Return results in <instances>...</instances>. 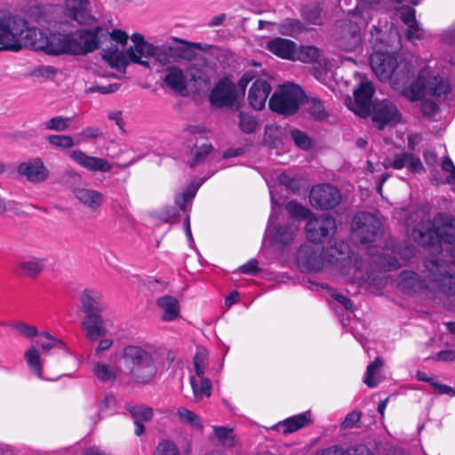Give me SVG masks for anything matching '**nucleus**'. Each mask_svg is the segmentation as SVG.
Here are the masks:
<instances>
[{
  "label": "nucleus",
  "instance_id": "de8ad7c7",
  "mask_svg": "<svg viewBox=\"0 0 455 455\" xmlns=\"http://www.w3.org/2000/svg\"><path fill=\"white\" fill-rule=\"evenodd\" d=\"M367 117L368 116H361ZM372 124L378 130H383L387 125L395 126L401 122L402 116H370Z\"/></svg>",
  "mask_w": 455,
  "mask_h": 455
},
{
  "label": "nucleus",
  "instance_id": "3c124183",
  "mask_svg": "<svg viewBox=\"0 0 455 455\" xmlns=\"http://www.w3.org/2000/svg\"><path fill=\"white\" fill-rule=\"evenodd\" d=\"M212 151V144H204L200 148H196L193 153V157L188 162L189 167L195 168L198 164L204 162Z\"/></svg>",
  "mask_w": 455,
  "mask_h": 455
},
{
  "label": "nucleus",
  "instance_id": "f8f14e48",
  "mask_svg": "<svg viewBox=\"0 0 455 455\" xmlns=\"http://www.w3.org/2000/svg\"><path fill=\"white\" fill-rule=\"evenodd\" d=\"M311 206L320 211H329L336 208L342 200L340 191L328 183L314 186L309 192Z\"/></svg>",
  "mask_w": 455,
  "mask_h": 455
},
{
  "label": "nucleus",
  "instance_id": "09e8293b",
  "mask_svg": "<svg viewBox=\"0 0 455 455\" xmlns=\"http://www.w3.org/2000/svg\"><path fill=\"white\" fill-rule=\"evenodd\" d=\"M72 119L69 117H63L56 116L49 121L43 124L44 129L57 132L66 131L71 124Z\"/></svg>",
  "mask_w": 455,
  "mask_h": 455
},
{
  "label": "nucleus",
  "instance_id": "680f3d73",
  "mask_svg": "<svg viewBox=\"0 0 455 455\" xmlns=\"http://www.w3.org/2000/svg\"><path fill=\"white\" fill-rule=\"evenodd\" d=\"M151 57H154L156 60L162 65H167L172 60L170 53L167 52L166 43L158 46L154 45L153 54Z\"/></svg>",
  "mask_w": 455,
  "mask_h": 455
},
{
  "label": "nucleus",
  "instance_id": "c756f323",
  "mask_svg": "<svg viewBox=\"0 0 455 455\" xmlns=\"http://www.w3.org/2000/svg\"><path fill=\"white\" fill-rule=\"evenodd\" d=\"M295 228L289 225L277 226L273 230L267 228L266 237H269L273 244H289L294 237Z\"/></svg>",
  "mask_w": 455,
  "mask_h": 455
},
{
  "label": "nucleus",
  "instance_id": "aec40b11",
  "mask_svg": "<svg viewBox=\"0 0 455 455\" xmlns=\"http://www.w3.org/2000/svg\"><path fill=\"white\" fill-rule=\"evenodd\" d=\"M89 4V0H66L65 2L68 17L81 25H92L96 21Z\"/></svg>",
  "mask_w": 455,
  "mask_h": 455
},
{
  "label": "nucleus",
  "instance_id": "0eeeda50",
  "mask_svg": "<svg viewBox=\"0 0 455 455\" xmlns=\"http://www.w3.org/2000/svg\"><path fill=\"white\" fill-rule=\"evenodd\" d=\"M304 99V90L293 83L278 85L268 100L269 109L275 114H297Z\"/></svg>",
  "mask_w": 455,
  "mask_h": 455
},
{
  "label": "nucleus",
  "instance_id": "052dcab7",
  "mask_svg": "<svg viewBox=\"0 0 455 455\" xmlns=\"http://www.w3.org/2000/svg\"><path fill=\"white\" fill-rule=\"evenodd\" d=\"M154 455H180V451L174 443L163 440L158 443Z\"/></svg>",
  "mask_w": 455,
  "mask_h": 455
},
{
  "label": "nucleus",
  "instance_id": "864d4df0",
  "mask_svg": "<svg viewBox=\"0 0 455 455\" xmlns=\"http://www.w3.org/2000/svg\"><path fill=\"white\" fill-rule=\"evenodd\" d=\"M280 135L281 132L277 127L272 125L266 126L264 140L267 144L270 145V147L276 148L281 145L282 141Z\"/></svg>",
  "mask_w": 455,
  "mask_h": 455
},
{
  "label": "nucleus",
  "instance_id": "f3484780",
  "mask_svg": "<svg viewBox=\"0 0 455 455\" xmlns=\"http://www.w3.org/2000/svg\"><path fill=\"white\" fill-rule=\"evenodd\" d=\"M104 29L97 26L92 29L77 30L79 40L75 37L74 55H85L98 49L100 35Z\"/></svg>",
  "mask_w": 455,
  "mask_h": 455
},
{
  "label": "nucleus",
  "instance_id": "bb28decb",
  "mask_svg": "<svg viewBox=\"0 0 455 455\" xmlns=\"http://www.w3.org/2000/svg\"><path fill=\"white\" fill-rule=\"evenodd\" d=\"M299 111L301 114H328L329 104L318 96L308 95L304 92Z\"/></svg>",
  "mask_w": 455,
  "mask_h": 455
},
{
  "label": "nucleus",
  "instance_id": "20e7f679",
  "mask_svg": "<svg viewBox=\"0 0 455 455\" xmlns=\"http://www.w3.org/2000/svg\"><path fill=\"white\" fill-rule=\"evenodd\" d=\"M29 36L26 19L0 10V51L19 52Z\"/></svg>",
  "mask_w": 455,
  "mask_h": 455
},
{
  "label": "nucleus",
  "instance_id": "7ed1b4c3",
  "mask_svg": "<svg viewBox=\"0 0 455 455\" xmlns=\"http://www.w3.org/2000/svg\"><path fill=\"white\" fill-rule=\"evenodd\" d=\"M81 308L84 317L81 322L85 337L92 342L106 336L108 330L105 327L102 312L105 307L102 303V295L96 290L85 289L80 295Z\"/></svg>",
  "mask_w": 455,
  "mask_h": 455
},
{
  "label": "nucleus",
  "instance_id": "5fc2aeb1",
  "mask_svg": "<svg viewBox=\"0 0 455 455\" xmlns=\"http://www.w3.org/2000/svg\"><path fill=\"white\" fill-rule=\"evenodd\" d=\"M408 160H410V153L403 152L395 155L394 159H386L383 165L386 169L390 167L394 169H402L403 167H407Z\"/></svg>",
  "mask_w": 455,
  "mask_h": 455
},
{
  "label": "nucleus",
  "instance_id": "4d7b16f0",
  "mask_svg": "<svg viewBox=\"0 0 455 455\" xmlns=\"http://www.w3.org/2000/svg\"><path fill=\"white\" fill-rule=\"evenodd\" d=\"M238 124L244 133H252L259 126V122L254 116H239Z\"/></svg>",
  "mask_w": 455,
  "mask_h": 455
},
{
  "label": "nucleus",
  "instance_id": "f257e3e1",
  "mask_svg": "<svg viewBox=\"0 0 455 455\" xmlns=\"http://www.w3.org/2000/svg\"><path fill=\"white\" fill-rule=\"evenodd\" d=\"M415 242L431 250L424 260L422 275L431 289L449 297L455 294L453 219L446 213H437L433 222L418 224L411 234Z\"/></svg>",
  "mask_w": 455,
  "mask_h": 455
},
{
  "label": "nucleus",
  "instance_id": "f704fd0d",
  "mask_svg": "<svg viewBox=\"0 0 455 455\" xmlns=\"http://www.w3.org/2000/svg\"><path fill=\"white\" fill-rule=\"evenodd\" d=\"M279 31L286 36H295L304 30V24L298 19H284L278 25Z\"/></svg>",
  "mask_w": 455,
  "mask_h": 455
},
{
  "label": "nucleus",
  "instance_id": "9b49d317",
  "mask_svg": "<svg viewBox=\"0 0 455 455\" xmlns=\"http://www.w3.org/2000/svg\"><path fill=\"white\" fill-rule=\"evenodd\" d=\"M305 232L310 242L322 243L336 234V220L330 214L316 216L313 213V216L307 220Z\"/></svg>",
  "mask_w": 455,
  "mask_h": 455
},
{
  "label": "nucleus",
  "instance_id": "c85d7f7f",
  "mask_svg": "<svg viewBox=\"0 0 455 455\" xmlns=\"http://www.w3.org/2000/svg\"><path fill=\"white\" fill-rule=\"evenodd\" d=\"M156 305L163 310L164 321H173L180 316V307L178 299L171 295H164L156 300Z\"/></svg>",
  "mask_w": 455,
  "mask_h": 455
},
{
  "label": "nucleus",
  "instance_id": "c9c22d12",
  "mask_svg": "<svg viewBox=\"0 0 455 455\" xmlns=\"http://www.w3.org/2000/svg\"><path fill=\"white\" fill-rule=\"evenodd\" d=\"M319 57L320 51L317 47L312 45H302L298 50L296 49L294 60H298L305 63H312L317 61Z\"/></svg>",
  "mask_w": 455,
  "mask_h": 455
},
{
  "label": "nucleus",
  "instance_id": "0e129e2a",
  "mask_svg": "<svg viewBox=\"0 0 455 455\" xmlns=\"http://www.w3.org/2000/svg\"><path fill=\"white\" fill-rule=\"evenodd\" d=\"M120 87L119 84H109L107 85H95L87 89L88 92H100L101 94H108L116 92Z\"/></svg>",
  "mask_w": 455,
  "mask_h": 455
},
{
  "label": "nucleus",
  "instance_id": "6e6552de",
  "mask_svg": "<svg viewBox=\"0 0 455 455\" xmlns=\"http://www.w3.org/2000/svg\"><path fill=\"white\" fill-rule=\"evenodd\" d=\"M209 101L217 109L238 110L241 107V93L228 77L220 79L212 87Z\"/></svg>",
  "mask_w": 455,
  "mask_h": 455
},
{
  "label": "nucleus",
  "instance_id": "69168bd1",
  "mask_svg": "<svg viewBox=\"0 0 455 455\" xmlns=\"http://www.w3.org/2000/svg\"><path fill=\"white\" fill-rule=\"evenodd\" d=\"M360 418H361V413L356 411H354L348 413L340 425L341 428L342 429L352 428L355 425V423L358 422Z\"/></svg>",
  "mask_w": 455,
  "mask_h": 455
},
{
  "label": "nucleus",
  "instance_id": "e433bc0d",
  "mask_svg": "<svg viewBox=\"0 0 455 455\" xmlns=\"http://www.w3.org/2000/svg\"><path fill=\"white\" fill-rule=\"evenodd\" d=\"M213 431L224 447L233 448L235 446L236 440L235 435L233 433V428L227 427H214Z\"/></svg>",
  "mask_w": 455,
  "mask_h": 455
},
{
  "label": "nucleus",
  "instance_id": "8fccbe9b",
  "mask_svg": "<svg viewBox=\"0 0 455 455\" xmlns=\"http://www.w3.org/2000/svg\"><path fill=\"white\" fill-rule=\"evenodd\" d=\"M383 365V361L377 357L372 363H371L366 371L364 383L370 387H374L378 385L379 380L375 378V373L381 368Z\"/></svg>",
  "mask_w": 455,
  "mask_h": 455
},
{
  "label": "nucleus",
  "instance_id": "37998d69",
  "mask_svg": "<svg viewBox=\"0 0 455 455\" xmlns=\"http://www.w3.org/2000/svg\"><path fill=\"white\" fill-rule=\"evenodd\" d=\"M285 209L291 217L301 218L307 220L311 216H313V212L310 209L295 201L288 202L285 205Z\"/></svg>",
  "mask_w": 455,
  "mask_h": 455
},
{
  "label": "nucleus",
  "instance_id": "79ce46f5",
  "mask_svg": "<svg viewBox=\"0 0 455 455\" xmlns=\"http://www.w3.org/2000/svg\"><path fill=\"white\" fill-rule=\"evenodd\" d=\"M199 187L200 184L198 183H191L180 195L176 196L175 203L182 211H187V203L190 202L195 197Z\"/></svg>",
  "mask_w": 455,
  "mask_h": 455
},
{
  "label": "nucleus",
  "instance_id": "dca6fc26",
  "mask_svg": "<svg viewBox=\"0 0 455 455\" xmlns=\"http://www.w3.org/2000/svg\"><path fill=\"white\" fill-rule=\"evenodd\" d=\"M172 40L174 42L173 44L166 43L167 52L170 53L172 60L176 62L181 60L191 61L196 56L195 50H204L201 43H193L176 36H172Z\"/></svg>",
  "mask_w": 455,
  "mask_h": 455
},
{
  "label": "nucleus",
  "instance_id": "5701e85b",
  "mask_svg": "<svg viewBox=\"0 0 455 455\" xmlns=\"http://www.w3.org/2000/svg\"><path fill=\"white\" fill-rule=\"evenodd\" d=\"M70 156L75 162L90 171L107 172L112 169L111 164L107 160L87 156L82 150L72 151Z\"/></svg>",
  "mask_w": 455,
  "mask_h": 455
},
{
  "label": "nucleus",
  "instance_id": "7c9ffc66",
  "mask_svg": "<svg viewBox=\"0 0 455 455\" xmlns=\"http://www.w3.org/2000/svg\"><path fill=\"white\" fill-rule=\"evenodd\" d=\"M308 416L309 414L307 413L293 416L278 424L276 427L278 429L282 430L284 435L292 433L309 424L310 419Z\"/></svg>",
  "mask_w": 455,
  "mask_h": 455
},
{
  "label": "nucleus",
  "instance_id": "a18cd8bd",
  "mask_svg": "<svg viewBox=\"0 0 455 455\" xmlns=\"http://www.w3.org/2000/svg\"><path fill=\"white\" fill-rule=\"evenodd\" d=\"M177 415L181 423L188 424L196 428L203 427L200 418L192 411L180 407L177 411Z\"/></svg>",
  "mask_w": 455,
  "mask_h": 455
},
{
  "label": "nucleus",
  "instance_id": "a878e982",
  "mask_svg": "<svg viewBox=\"0 0 455 455\" xmlns=\"http://www.w3.org/2000/svg\"><path fill=\"white\" fill-rule=\"evenodd\" d=\"M164 83L176 92H183L188 88L187 78L183 70L176 66L169 67L166 69Z\"/></svg>",
  "mask_w": 455,
  "mask_h": 455
},
{
  "label": "nucleus",
  "instance_id": "603ef678",
  "mask_svg": "<svg viewBox=\"0 0 455 455\" xmlns=\"http://www.w3.org/2000/svg\"><path fill=\"white\" fill-rule=\"evenodd\" d=\"M290 133L295 145L300 149L308 150L312 148V140L304 132L292 129L290 131Z\"/></svg>",
  "mask_w": 455,
  "mask_h": 455
},
{
  "label": "nucleus",
  "instance_id": "a19ab883",
  "mask_svg": "<svg viewBox=\"0 0 455 455\" xmlns=\"http://www.w3.org/2000/svg\"><path fill=\"white\" fill-rule=\"evenodd\" d=\"M190 383L196 398L211 395L212 384L209 379L201 378L197 380L195 377H191Z\"/></svg>",
  "mask_w": 455,
  "mask_h": 455
},
{
  "label": "nucleus",
  "instance_id": "6ab92c4d",
  "mask_svg": "<svg viewBox=\"0 0 455 455\" xmlns=\"http://www.w3.org/2000/svg\"><path fill=\"white\" fill-rule=\"evenodd\" d=\"M270 84L263 78H258L251 85L247 100L252 110L261 111L266 105V101L271 92Z\"/></svg>",
  "mask_w": 455,
  "mask_h": 455
},
{
  "label": "nucleus",
  "instance_id": "f03ea898",
  "mask_svg": "<svg viewBox=\"0 0 455 455\" xmlns=\"http://www.w3.org/2000/svg\"><path fill=\"white\" fill-rule=\"evenodd\" d=\"M154 354L150 347L129 345L124 348L122 359L134 383L148 385L155 379L157 367Z\"/></svg>",
  "mask_w": 455,
  "mask_h": 455
},
{
  "label": "nucleus",
  "instance_id": "4be33fe9",
  "mask_svg": "<svg viewBox=\"0 0 455 455\" xmlns=\"http://www.w3.org/2000/svg\"><path fill=\"white\" fill-rule=\"evenodd\" d=\"M73 193L80 204L93 212H98L106 200L104 194L88 188H76Z\"/></svg>",
  "mask_w": 455,
  "mask_h": 455
},
{
  "label": "nucleus",
  "instance_id": "b1692460",
  "mask_svg": "<svg viewBox=\"0 0 455 455\" xmlns=\"http://www.w3.org/2000/svg\"><path fill=\"white\" fill-rule=\"evenodd\" d=\"M267 49L281 59L294 60L296 44L290 39L275 37L267 42Z\"/></svg>",
  "mask_w": 455,
  "mask_h": 455
},
{
  "label": "nucleus",
  "instance_id": "72a5a7b5",
  "mask_svg": "<svg viewBox=\"0 0 455 455\" xmlns=\"http://www.w3.org/2000/svg\"><path fill=\"white\" fill-rule=\"evenodd\" d=\"M427 89L430 95L440 98L450 92L451 86L447 80L439 76H434L428 81Z\"/></svg>",
  "mask_w": 455,
  "mask_h": 455
},
{
  "label": "nucleus",
  "instance_id": "13d9d810",
  "mask_svg": "<svg viewBox=\"0 0 455 455\" xmlns=\"http://www.w3.org/2000/svg\"><path fill=\"white\" fill-rule=\"evenodd\" d=\"M11 327L20 335L27 338H33L38 335V331L35 326L28 325L24 322H14L11 323Z\"/></svg>",
  "mask_w": 455,
  "mask_h": 455
},
{
  "label": "nucleus",
  "instance_id": "412c9836",
  "mask_svg": "<svg viewBox=\"0 0 455 455\" xmlns=\"http://www.w3.org/2000/svg\"><path fill=\"white\" fill-rule=\"evenodd\" d=\"M124 408L134 419V424L136 426L135 435L138 436L142 435L145 432V426L143 422H149L154 417L153 408L143 403H125Z\"/></svg>",
  "mask_w": 455,
  "mask_h": 455
},
{
  "label": "nucleus",
  "instance_id": "ea45409f",
  "mask_svg": "<svg viewBox=\"0 0 455 455\" xmlns=\"http://www.w3.org/2000/svg\"><path fill=\"white\" fill-rule=\"evenodd\" d=\"M441 171L447 172L445 179H438L435 174L433 175V180L436 182V185L440 184H453L455 181V166L449 157H445L442 162Z\"/></svg>",
  "mask_w": 455,
  "mask_h": 455
},
{
  "label": "nucleus",
  "instance_id": "2eb2a0df",
  "mask_svg": "<svg viewBox=\"0 0 455 455\" xmlns=\"http://www.w3.org/2000/svg\"><path fill=\"white\" fill-rule=\"evenodd\" d=\"M74 46L76 44L72 34H51L46 37L45 44L41 48L48 55H74Z\"/></svg>",
  "mask_w": 455,
  "mask_h": 455
},
{
  "label": "nucleus",
  "instance_id": "9d476101",
  "mask_svg": "<svg viewBox=\"0 0 455 455\" xmlns=\"http://www.w3.org/2000/svg\"><path fill=\"white\" fill-rule=\"evenodd\" d=\"M332 37L338 48L345 52H353L361 44V28L351 20H341L336 22Z\"/></svg>",
  "mask_w": 455,
  "mask_h": 455
},
{
  "label": "nucleus",
  "instance_id": "2f4dec72",
  "mask_svg": "<svg viewBox=\"0 0 455 455\" xmlns=\"http://www.w3.org/2000/svg\"><path fill=\"white\" fill-rule=\"evenodd\" d=\"M18 267L22 275L33 279L36 278L44 269V260L37 258L20 261Z\"/></svg>",
  "mask_w": 455,
  "mask_h": 455
},
{
  "label": "nucleus",
  "instance_id": "e2e57ef3",
  "mask_svg": "<svg viewBox=\"0 0 455 455\" xmlns=\"http://www.w3.org/2000/svg\"><path fill=\"white\" fill-rule=\"evenodd\" d=\"M278 181L281 185L285 186L293 193H299L301 188L300 181L297 178L291 177L286 173H282L278 177Z\"/></svg>",
  "mask_w": 455,
  "mask_h": 455
},
{
  "label": "nucleus",
  "instance_id": "39448f33",
  "mask_svg": "<svg viewBox=\"0 0 455 455\" xmlns=\"http://www.w3.org/2000/svg\"><path fill=\"white\" fill-rule=\"evenodd\" d=\"M369 60L372 71L381 81L390 80L395 85L404 86L412 76L408 63H398L397 59L387 52H375Z\"/></svg>",
  "mask_w": 455,
  "mask_h": 455
},
{
  "label": "nucleus",
  "instance_id": "393cba45",
  "mask_svg": "<svg viewBox=\"0 0 455 455\" xmlns=\"http://www.w3.org/2000/svg\"><path fill=\"white\" fill-rule=\"evenodd\" d=\"M101 58L112 68L125 72L126 67L131 63L129 57L123 52H118L116 45H112L107 49H103Z\"/></svg>",
  "mask_w": 455,
  "mask_h": 455
},
{
  "label": "nucleus",
  "instance_id": "49530a36",
  "mask_svg": "<svg viewBox=\"0 0 455 455\" xmlns=\"http://www.w3.org/2000/svg\"><path fill=\"white\" fill-rule=\"evenodd\" d=\"M258 78H261L257 70L249 69L244 71L240 79L238 80L236 89L241 93V100L244 97L245 91L249 83L255 81Z\"/></svg>",
  "mask_w": 455,
  "mask_h": 455
},
{
  "label": "nucleus",
  "instance_id": "cd10ccee",
  "mask_svg": "<svg viewBox=\"0 0 455 455\" xmlns=\"http://www.w3.org/2000/svg\"><path fill=\"white\" fill-rule=\"evenodd\" d=\"M154 44L147 42L145 44H140L131 46L126 51V55L129 57V60L131 63L140 64L146 68H150V64L148 60H143L142 58L151 57L153 54Z\"/></svg>",
  "mask_w": 455,
  "mask_h": 455
},
{
  "label": "nucleus",
  "instance_id": "774afa93",
  "mask_svg": "<svg viewBox=\"0 0 455 455\" xmlns=\"http://www.w3.org/2000/svg\"><path fill=\"white\" fill-rule=\"evenodd\" d=\"M347 455H373V453L366 445L358 444L347 449Z\"/></svg>",
  "mask_w": 455,
  "mask_h": 455
},
{
  "label": "nucleus",
  "instance_id": "338daca9",
  "mask_svg": "<svg viewBox=\"0 0 455 455\" xmlns=\"http://www.w3.org/2000/svg\"><path fill=\"white\" fill-rule=\"evenodd\" d=\"M258 260L257 259H251L246 264L240 267V270L243 274H249V275H257L260 272V269L258 267Z\"/></svg>",
  "mask_w": 455,
  "mask_h": 455
},
{
  "label": "nucleus",
  "instance_id": "c03bdc74",
  "mask_svg": "<svg viewBox=\"0 0 455 455\" xmlns=\"http://www.w3.org/2000/svg\"><path fill=\"white\" fill-rule=\"evenodd\" d=\"M94 374L101 381L114 382L117 377V371L110 366L103 363H96L93 369Z\"/></svg>",
  "mask_w": 455,
  "mask_h": 455
},
{
  "label": "nucleus",
  "instance_id": "bf43d9fd",
  "mask_svg": "<svg viewBox=\"0 0 455 455\" xmlns=\"http://www.w3.org/2000/svg\"><path fill=\"white\" fill-rule=\"evenodd\" d=\"M25 356L29 366L38 376H41L42 367L40 364V355L38 351L35 347H31L26 352Z\"/></svg>",
  "mask_w": 455,
  "mask_h": 455
},
{
  "label": "nucleus",
  "instance_id": "423d86ee",
  "mask_svg": "<svg viewBox=\"0 0 455 455\" xmlns=\"http://www.w3.org/2000/svg\"><path fill=\"white\" fill-rule=\"evenodd\" d=\"M324 265L326 263L335 267L343 275H353L356 278L363 267L362 259L355 253L350 252L348 244L340 242L333 245L322 248Z\"/></svg>",
  "mask_w": 455,
  "mask_h": 455
},
{
  "label": "nucleus",
  "instance_id": "4c0bfd02",
  "mask_svg": "<svg viewBox=\"0 0 455 455\" xmlns=\"http://www.w3.org/2000/svg\"><path fill=\"white\" fill-rule=\"evenodd\" d=\"M321 12L322 9L318 5L305 6L301 10V16L308 25L321 26L323 24Z\"/></svg>",
  "mask_w": 455,
  "mask_h": 455
},
{
  "label": "nucleus",
  "instance_id": "ddd939ff",
  "mask_svg": "<svg viewBox=\"0 0 455 455\" xmlns=\"http://www.w3.org/2000/svg\"><path fill=\"white\" fill-rule=\"evenodd\" d=\"M354 100H346L347 108L354 114H371L375 94V87L371 82H361L353 91Z\"/></svg>",
  "mask_w": 455,
  "mask_h": 455
},
{
  "label": "nucleus",
  "instance_id": "a211bd4d",
  "mask_svg": "<svg viewBox=\"0 0 455 455\" xmlns=\"http://www.w3.org/2000/svg\"><path fill=\"white\" fill-rule=\"evenodd\" d=\"M17 172L31 183H41L49 178V170L38 157L20 164Z\"/></svg>",
  "mask_w": 455,
  "mask_h": 455
},
{
  "label": "nucleus",
  "instance_id": "6e6d98bb",
  "mask_svg": "<svg viewBox=\"0 0 455 455\" xmlns=\"http://www.w3.org/2000/svg\"><path fill=\"white\" fill-rule=\"evenodd\" d=\"M46 140L51 145L60 148H71L75 144L73 138L68 135H49Z\"/></svg>",
  "mask_w": 455,
  "mask_h": 455
},
{
  "label": "nucleus",
  "instance_id": "4468645a",
  "mask_svg": "<svg viewBox=\"0 0 455 455\" xmlns=\"http://www.w3.org/2000/svg\"><path fill=\"white\" fill-rule=\"evenodd\" d=\"M297 265L301 271L317 272L324 267L322 248L311 244H302L297 252Z\"/></svg>",
  "mask_w": 455,
  "mask_h": 455
},
{
  "label": "nucleus",
  "instance_id": "58836bf2",
  "mask_svg": "<svg viewBox=\"0 0 455 455\" xmlns=\"http://www.w3.org/2000/svg\"><path fill=\"white\" fill-rule=\"evenodd\" d=\"M371 114H399L396 106L388 99H374Z\"/></svg>",
  "mask_w": 455,
  "mask_h": 455
},
{
  "label": "nucleus",
  "instance_id": "1a4fd4ad",
  "mask_svg": "<svg viewBox=\"0 0 455 455\" xmlns=\"http://www.w3.org/2000/svg\"><path fill=\"white\" fill-rule=\"evenodd\" d=\"M381 228L380 221L371 213L359 212L352 220V238L355 243H373Z\"/></svg>",
  "mask_w": 455,
  "mask_h": 455
},
{
  "label": "nucleus",
  "instance_id": "473e14b6",
  "mask_svg": "<svg viewBox=\"0 0 455 455\" xmlns=\"http://www.w3.org/2000/svg\"><path fill=\"white\" fill-rule=\"evenodd\" d=\"M427 89L426 79L419 76L409 86L403 87V95L411 100H419L424 97Z\"/></svg>",
  "mask_w": 455,
  "mask_h": 455
}]
</instances>
